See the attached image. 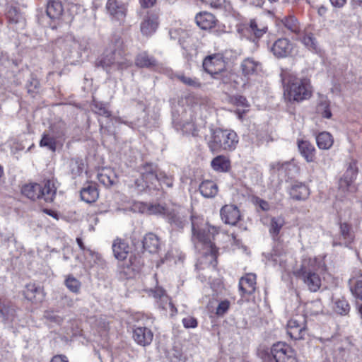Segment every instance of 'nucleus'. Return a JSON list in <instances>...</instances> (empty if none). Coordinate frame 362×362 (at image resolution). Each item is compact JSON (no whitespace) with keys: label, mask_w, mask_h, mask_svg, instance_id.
<instances>
[{"label":"nucleus","mask_w":362,"mask_h":362,"mask_svg":"<svg viewBox=\"0 0 362 362\" xmlns=\"http://www.w3.org/2000/svg\"><path fill=\"white\" fill-rule=\"evenodd\" d=\"M46 13L51 19L59 18L63 13L62 3L54 0L49 1L47 5Z\"/></svg>","instance_id":"33"},{"label":"nucleus","mask_w":362,"mask_h":362,"mask_svg":"<svg viewBox=\"0 0 362 362\" xmlns=\"http://www.w3.org/2000/svg\"><path fill=\"white\" fill-rule=\"evenodd\" d=\"M81 198L87 203H93L98 198V192L95 186L88 185L81 190Z\"/></svg>","instance_id":"34"},{"label":"nucleus","mask_w":362,"mask_h":362,"mask_svg":"<svg viewBox=\"0 0 362 362\" xmlns=\"http://www.w3.org/2000/svg\"><path fill=\"white\" fill-rule=\"evenodd\" d=\"M165 304H161V309L167 310L168 309H170L171 312V315H174L177 313V309L175 307V305L172 303L170 298H168L167 300L165 301Z\"/></svg>","instance_id":"61"},{"label":"nucleus","mask_w":362,"mask_h":362,"mask_svg":"<svg viewBox=\"0 0 362 362\" xmlns=\"http://www.w3.org/2000/svg\"><path fill=\"white\" fill-rule=\"evenodd\" d=\"M158 26V15L153 13H148L141 23L140 29L143 35L150 36L156 32Z\"/></svg>","instance_id":"16"},{"label":"nucleus","mask_w":362,"mask_h":362,"mask_svg":"<svg viewBox=\"0 0 362 362\" xmlns=\"http://www.w3.org/2000/svg\"><path fill=\"white\" fill-rule=\"evenodd\" d=\"M358 276V274H356L352 279L349 280L350 289L352 294L358 299L362 300V279L357 280L354 283V286H352V283L354 279Z\"/></svg>","instance_id":"47"},{"label":"nucleus","mask_w":362,"mask_h":362,"mask_svg":"<svg viewBox=\"0 0 362 362\" xmlns=\"http://www.w3.org/2000/svg\"><path fill=\"white\" fill-rule=\"evenodd\" d=\"M287 333L293 339L299 340L303 339L306 333L305 317L296 315L289 320L287 323Z\"/></svg>","instance_id":"10"},{"label":"nucleus","mask_w":362,"mask_h":362,"mask_svg":"<svg viewBox=\"0 0 362 362\" xmlns=\"http://www.w3.org/2000/svg\"><path fill=\"white\" fill-rule=\"evenodd\" d=\"M64 284L67 288L74 293H78L81 290V282L74 277L72 275H69L64 281Z\"/></svg>","instance_id":"44"},{"label":"nucleus","mask_w":362,"mask_h":362,"mask_svg":"<svg viewBox=\"0 0 362 362\" xmlns=\"http://www.w3.org/2000/svg\"><path fill=\"white\" fill-rule=\"evenodd\" d=\"M135 64L140 68L154 69L158 66L159 64L153 56L150 55L146 52H143L136 55Z\"/></svg>","instance_id":"23"},{"label":"nucleus","mask_w":362,"mask_h":362,"mask_svg":"<svg viewBox=\"0 0 362 362\" xmlns=\"http://www.w3.org/2000/svg\"><path fill=\"white\" fill-rule=\"evenodd\" d=\"M285 224L284 218L281 216L272 217L270 221L269 231L274 239L279 235L281 229Z\"/></svg>","instance_id":"35"},{"label":"nucleus","mask_w":362,"mask_h":362,"mask_svg":"<svg viewBox=\"0 0 362 362\" xmlns=\"http://www.w3.org/2000/svg\"><path fill=\"white\" fill-rule=\"evenodd\" d=\"M197 218L192 217V240L196 247L203 246L211 252V256L216 259V247L213 242L215 235L218 233L216 227L207 223L199 224Z\"/></svg>","instance_id":"2"},{"label":"nucleus","mask_w":362,"mask_h":362,"mask_svg":"<svg viewBox=\"0 0 362 362\" xmlns=\"http://www.w3.org/2000/svg\"><path fill=\"white\" fill-rule=\"evenodd\" d=\"M62 303L63 304L64 306H66V307H69V308H72L75 305V300H74L73 298L67 296H64L63 297H62Z\"/></svg>","instance_id":"63"},{"label":"nucleus","mask_w":362,"mask_h":362,"mask_svg":"<svg viewBox=\"0 0 362 362\" xmlns=\"http://www.w3.org/2000/svg\"><path fill=\"white\" fill-rule=\"evenodd\" d=\"M334 311L341 315H346L349 313L350 306L348 302L344 299H339L335 302Z\"/></svg>","instance_id":"50"},{"label":"nucleus","mask_w":362,"mask_h":362,"mask_svg":"<svg viewBox=\"0 0 362 362\" xmlns=\"http://www.w3.org/2000/svg\"><path fill=\"white\" fill-rule=\"evenodd\" d=\"M142 243L144 249L149 253H156L160 249V240L158 237L153 233L146 234Z\"/></svg>","instance_id":"27"},{"label":"nucleus","mask_w":362,"mask_h":362,"mask_svg":"<svg viewBox=\"0 0 362 362\" xmlns=\"http://www.w3.org/2000/svg\"><path fill=\"white\" fill-rule=\"evenodd\" d=\"M211 165L215 171L225 173L229 170L230 161L225 156H218L211 160Z\"/></svg>","instance_id":"30"},{"label":"nucleus","mask_w":362,"mask_h":362,"mask_svg":"<svg viewBox=\"0 0 362 362\" xmlns=\"http://www.w3.org/2000/svg\"><path fill=\"white\" fill-rule=\"evenodd\" d=\"M339 235L340 242L339 245H344L346 247H349L355 238L351 226L347 223L339 224Z\"/></svg>","instance_id":"26"},{"label":"nucleus","mask_w":362,"mask_h":362,"mask_svg":"<svg viewBox=\"0 0 362 362\" xmlns=\"http://www.w3.org/2000/svg\"><path fill=\"white\" fill-rule=\"evenodd\" d=\"M23 294L27 300L35 303L42 301L45 296L42 288L33 283L26 285Z\"/></svg>","instance_id":"19"},{"label":"nucleus","mask_w":362,"mask_h":362,"mask_svg":"<svg viewBox=\"0 0 362 362\" xmlns=\"http://www.w3.org/2000/svg\"><path fill=\"white\" fill-rule=\"evenodd\" d=\"M281 79L284 86V95L290 102H301L312 95V86L307 78H298L290 70H282Z\"/></svg>","instance_id":"1"},{"label":"nucleus","mask_w":362,"mask_h":362,"mask_svg":"<svg viewBox=\"0 0 362 362\" xmlns=\"http://www.w3.org/2000/svg\"><path fill=\"white\" fill-rule=\"evenodd\" d=\"M178 129V127H177ZM179 129L185 135H196L197 128L192 121H185L179 124Z\"/></svg>","instance_id":"49"},{"label":"nucleus","mask_w":362,"mask_h":362,"mask_svg":"<svg viewBox=\"0 0 362 362\" xmlns=\"http://www.w3.org/2000/svg\"><path fill=\"white\" fill-rule=\"evenodd\" d=\"M246 30L253 36V41L260 39L268 30V26L261 20L253 18L250 21L247 25H245Z\"/></svg>","instance_id":"18"},{"label":"nucleus","mask_w":362,"mask_h":362,"mask_svg":"<svg viewBox=\"0 0 362 362\" xmlns=\"http://www.w3.org/2000/svg\"><path fill=\"white\" fill-rule=\"evenodd\" d=\"M182 324L185 328H195L197 321L194 317L189 316L182 319Z\"/></svg>","instance_id":"59"},{"label":"nucleus","mask_w":362,"mask_h":362,"mask_svg":"<svg viewBox=\"0 0 362 362\" xmlns=\"http://www.w3.org/2000/svg\"><path fill=\"white\" fill-rule=\"evenodd\" d=\"M175 78H177L183 84L193 88H200L202 86V83L196 77L187 76L184 74H175Z\"/></svg>","instance_id":"39"},{"label":"nucleus","mask_w":362,"mask_h":362,"mask_svg":"<svg viewBox=\"0 0 362 362\" xmlns=\"http://www.w3.org/2000/svg\"><path fill=\"white\" fill-rule=\"evenodd\" d=\"M271 354L276 362H298L295 351L285 343L274 344Z\"/></svg>","instance_id":"9"},{"label":"nucleus","mask_w":362,"mask_h":362,"mask_svg":"<svg viewBox=\"0 0 362 362\" xmlns=\"http://www.w3.org/2000/svg\"><path fill=\"white\" fill-rule=\"evenodd\" d=\"M197 25L202 30H208L214 28L216 23L215 16L211 13L200 12L195 17Z\"/></svg>","instance_id":"25"},{"label":"nucleus","mask_w":362,"mask_h":362,"mask_svg":"<svg viewBox=\"0 0 362 362\" xmlns=\"http://www.w3.org/2000/svg\"><path fill=\"white\" fill-rule=\"evenodd\" d=\"M169 206H163L160 204H151L147 209L149 214L163 215L165 217Z\"/></svg>","instance_id":"51"},{"label":"nucleus","mask_w":362,"mask_h":362,"mask_svg":"<svg viewBox=\"0 0 362 362\" xmlns=\"http://www.w3.org/2000/svg\"><path fill=\"white\" fill-rule=\"evenodd\" d=\"M156 2V0H140L141 7L147 8L152 7Z\"/></svg>","instance_id":"64"},{"label":"nucleus","mask_w":362,"mask_h":362,"mask_svg":"<svg viewBox=\"0 0 362 362\" xmlns=\"http://www.w3.org/2000/svg\"><path fill=\"white\" fill-rule=\"evenodd\" d=\"M57 188L52 180H45L42 184L30 183L25 185L21 189L22 194L31 200L43 199L52 202L56 195Z\"/></svg>","instance_id":"4"},{"label":"nucleus","mask_w":362,"mask_h":362,"mask_svg":"<svg viewBox=\"0 0 362 362\" xmlns=\"http://www.w3.org/2000/svg\"><path fill=\"white\" fill-rule=\"evenodd\" d=\"M141 178L135 181V186L139 191L146 189H156L158 188L157 182L159 173L156 171V166L152 163H146L141 169Z\"/></svg>","instance_id":"7"},{"label":"nucleus","mask_w":362,"mask_h":362,"mask_svg":"<svg viewBox=\"0 0 362 362\" xmlns=\"http://www.w3.org/2000/svg\"><path fill=\"white\" fill-rule=\"evenodd\" d=\"M301 42L310 51L317 52V42L313 33H305L300 39Z\"/></svg>","instance_id":"40"},{"label":"nucleus","mask_w":362,"mask_h":362,"mask_svg":"<svg viewBox=\"0 0 362 362\" xmlns=\"http://www.w3.org/2000/svg\"><path fill=\"white\" fill-rule=\"evenodd\" d=\"M78 46L76 47V52L78 57H81L83 52L88 49V42L86 40H77Z\"/></svg>","instance_id":"56"},{"label":"nucleus","mask_w":362,"mask_h":362,"mask_svg":"<svg viewBox=\"0 0 362 362\" xmlns=\"http://www.w3.org/2000/svg\"><path fill=\"white\" fill-rule=\"evenodd\" d=\"M16 310V306L12 302L0 298V318L4 322H13L17 316Z\"/></svg>","instance_id":"17"},{"label":"nucleus","mask_w":362,"mask_h":362,"mask_svg":"<svg viewBox=\"0 0 362 362\" xmlns=\"http://www.w3.org/2000/svg\"><path fill=\"white\" fill-rule=\"evenodd\" d=\"M260 65V63L253 58H246L242 62L240 65L242 73L244 76L252 75L257 71Z\"/></svg>","instance_id":"31"},{"label":"nucleus","mask_w":362,"mask_h":362,"mask_svg":"<svg viewBox=\"0 0 362 362\" xmlns=\"http://www.w3.org/2000/svg\"><path fill=\"white\" fill-rule=\"evenodd\" d=\"M158 182L165 185L168 187H172L173 186V177L168 175L164 172H160Z\"/></svg>","instance_id":"55"},{"label":"nucleus","mask_w":362,"mask_h":362,"mask_svg":"<svg viewBox=\"0 0 362 362\" xmlns=\"http://www.w3.org/2000/svg\"><path fill=\"white\" fill-rule=\"evenodd\" d=\"M69 165L70 173L74 178L79 176L83 171L84 163L82 158H73L70 159Z\"/></svg>","instance_id":"36"},{"label":"nucleus","mask_w":362,"mask_h":362,"mask_svg":"<svg viewBox=\"0 0 362 362\" xmlns=\"http://www.w3.org/2000/svg\"><path fill=\"white\" fill-rule=\"evenodd\" d=\"M47 131L56 139L62 138L65 134L64 129L61 124H52Z\"/></svg>","instance_id":"53"},{"label":"nucleus","mask_w":362,"mask_h":362,"mask_svg":"<svg viewBox=\"0 0 362 362\" xmlns=\"http://www.w3.org/2000/svg\"><path fill=\"white\" fill-rule=\"evenodd\" d=\"M293 46L290 40L285 37L279 38L270 48L271 52L277 58L288 57L292 52Z\"/></svg>","instance_id":"13"},{"label":"nucleus","mask_w":362,"mask_h":362,"mask_svg":"<svg viewBox=\"0 0 362 362\" xmlns=\"http://www.w3.org/2000/svg\"><path fill=\"white\" fill-rule=\"evenodd\" d=\"M221 220L226 223L235 226L240 221L241 215L238 208L233 204H226L220 211Z\"/></svg>","instance_id":"12"},{"label":"nucleus","mask_w":362,"mask_h":362,"mask_svg":"<svg viewBox=\"0 0 362 362\" xmlns=\"http://www.w3.org/2000/svg\"><path fill=\"white\" fill-rule=\"evenodd\" d=\"M357 173L358 168L356 163L355 161H352L349 163V167L343 176V180L347 185H349L356 179Z\"/></svg>","instance_id":"41"},{"label":"nucleus","mask_w":362,"mask_h":362,"mask_svg":"<svg viewBox=\"0 0 362 362\" xmlns=\"http://www.w3.org/2000/svg\"><path fill=\"white\" fill-rule=\"evenodd\" d=\"M6 16L10 23L16 25L23 23V18L16 7H10L7 11Z\"/></svg>","instance_id":"43"},{"label":"nucleus","mask_w":362,"mask_h":362,"mask_svg":"<svg viewBox=\"0 0 362 362\" xmlns=\"http://www.w3.org/2000/svg\"><path fill=\"white\" fill-rule=\"evenodd\" d=\"M45 317L48 320H49L50 322H53L54 323H57L58 325H60L61 323H62L64 319L63 317L57 315H55L53 312L52 311H47L45 313Z\"/></svg>","instance_id":"57"},{"label":"nucleus","mask_w":362,"mask_h":362,"mask_svg":"<svg viewBox=\"0 0 362 362\" xmlns=\"http://www.w3.org/2000/svg\"><path fill=\"white\" fill-rule=\"evenodd\" d=\"M291 165L289 161H274L269 164L271 171L286 173Z\"/></svg>","instance_id":"46"},{"label":"nucleus","mask_w":362,"mask_h":362,"mask_svg":"<svg viewBox=\"0 0 362 362\" xmlns=\"http://www.w3.org/2000/svg\"><path fill=\"white\" fill-rule=\"evenodd\" d=\"M320 267V262L316 258H309L303 260L298 272L299 277L312 292L317 291L321 286V279L317 274Z\"/></svg>","instance_id":"5"},{"label":"nucleus","mask_w":362,"mask_h":362,"mask_svg":"<svg viewBox=\"0 0 362 362\" xmlns=\"http://www.w3.org/2000/svg\"><path fill=\"white\" fill-rule=\"evenodd\" d=\"M230 101L232 104L242 107H248L249 103L243 95H235L230 97Z\"/></svg>","instance_id":"54"},{"label":"nucleus","mask_w":362,"mask_h":362,"mask_svg":"<svg viewBox=\"0 0 362 362\" xmlns=\"http://www.w3.org/2000/svg\"><path fill=\"white\" fill-rule=\"evenodd\" d=\"M199 190L203 197L213 198L217 194L218 188L214 181L206 180L201 182Z\"/></svg>","instance_id":"29"},{"label":"nucleus","mask_w":362,"mask_h":362,"mask_svg":"<svg viewBox=\"0 0 362 362\" xmlns=\"http://www.w3.org/2000/svg\"><path fill=\"white\" fill-rule=\"evenodd\" d=\"M105 9L107 13L114 19L123 20L127 14V6L122 1L117 0H107Z\"/></svg>","instance_id":"14"},{"label":"nucleus","mask_w":362,"mask_h":362,"mask_svg":"<svg viewBox=\"0 0 362 362\" xmlns=\"http://www.w3.org/2000/svg\"><path fill=\"white\" fill-rule=\"evenodd\" d=\"M289 194L293 199L298 201L305 200L308 197L310 190L305 184L297 182L292 185Z\"/></svg>","instance_id":"28"},{"label":"nucleus","mask_w":362,"mask_h":362,"mask_svg":"<svg viewBox=\"0 0 362 362\" xmlns=\"http://www.w3.org/2000/svg\"><path fill=\"white\" fill-rule=\"evenodd\" d=\"M165 218L173 229L182 230L188 224L187 211L180 205L169 206Z\"/></svg>","instance_id":"8"},{"label":"nucleus","mask_w":362,"mask_h":362,"mask_svg":"<svg viewBox=\"0 0 362 362\" xmlns=\"http://www.w3.org/2000/svg\"><path fill=\"white\" fill-rule=\"evenodd\" d=\"M233 74L223 68L221 71H219L217 74H214L212 76V78L218 80L219 81V84H228L232 78Z\"/></svg>","instance_id":"45"},{"label":"nucleus","mask_w":362,"mask_h":362,"mask_svg":"<svg viewBox=\"0 0 362 362\" xmlns=\"http://www.w3.org/2000/svg\"><path fill=\"white\" fill-rule=\"evenodd\" d=\"M96 67H101L109 75L115 71H122L132 65V62L120 50L103 54L95 62Z\"/></svg>","instance_id":"3"},{"label":"nucleus","mask_w":362,"mask_h":362,"mask_svg":"<svg viewBox=\"0 0 362 362\" xmlns=\"http://www.w3.org/2000/svg\"><path fill=\"white\" fill-rule=\"evenodd\" d=\"M226 0H211L210 6L215 9H221L226 7Z\"/></svg>","instance_id":"62"},{"label":"nucleus","mask_w":362,"mask_h":362,"mask_svg":"<svg viewBox=\"0 0 362 362\" xmlns=\"http://www.w3.org/2000/svg\"><path fill=\"white\" fill-rule=\"evenodd\" d=\"M282 23L291 33L298 34L300 32V28L297 19L294 16L286 17L282 20Z\"/></svg>","instance_id":"42"},{"label":"nucleus","mask_w":362,"mask_h":362,"mask_svg":"<svg viewBox=\"0 0 362 362\" xmlns=\"http://www.w3.org/2000/svg\"><path fill=\"white\" fill-rule=\"evenodd\" d=\"M150 293L156 300V301H165L169 298L166 293V291L160 286H156L155 288L151 289Z\"/></svg>","instance_id":"52"},{"label":"nucleus","mask_w":362,"mask_h":362,"mask_svg":"<svg viewBox=\"0 0 362 362\" xmlns=\"http://www.w3.org/2000/svg\"><path fill=\"white\" fill-rule=\"evenodd\" d=\"M230 306V303L228 300L221 301L217 308H216V314L218 315H223L228 310Z\"/></svg>","instance_id":"58"},{"label":"nucleus","mask_w":362,"mask_h":362,"mask_svg":"<svg viewBox=\"0 0 362 362\" xmlns=\"http://www.w3.org/2000/svg\"><path fill=\"white\" fill-rule=\"evenodd\" d=\"M112 252L115 257L118 260H124L127 257L129 252V246L123 239L117 238L112 245Z\"/></svg>","instance_id":"22"},{"label":"nucleus","mask_w":362,"mask_h":362,"mask_svg":"<svg viewBox=\"0 0 362 362\" xmlns=\"http://www.w3.org/2000/svg\"><path fill=\"white\" fill-rule=\"evenodd\" d=\"M256 275L255 274H247L242 277L239 281V289L243 294L252 295L256 289Z\"/></svg>","instance_id":"24"},{"label":"nucleus","mask_w":362,"mask_h":362,"mask_svg":"<svg viewBox=\"0 0 362 362\" xmlns=\"http://www.w3.org/2000/svg\"><path fill=\"white\" fill-rule=\"evenodd\" d=\"M57 139L48 133L47 131H45L42 135V139L40 141V146L54 152L57 149Z\"/></svg>","instance_id":"37"},{"label":"nucleus","mask_w":362,"mask_h":362,"mask_svg":"<svg viewBox=\"0 0 362 362\" xmlns=\"http://www.w3.org/2000/svg\"><path fill=\"white\" fill-rule=\"evenodd\" d=\"M98 180L100 183L105 186H111L113 184V181L105 174L100 173L98 175Z\"/></svg>","instance_id":"60"},{"label":"nucleus","mask_w":362,"mask_h":362,"mask_svg":"<svg viewBox=\"0 0 362 362\" xmlns=\"http://www.w3.org/2000/svg\"><path fill=\"white\" fill-rule=\"evenodd\" d=\"M132 337L137 344L146 346L152 342L153 333L146 327L139 326L134 328Z\"/></svg>","instance_id":"15"},{"label":"nucleus","mask_w":362,"mask_h":362,"mask_svg":"<svg viewBox=\"0 0 362 362\" xmlns=\"http://www.w3.org/2000/svg\"><path fill=\"white\" fill-rule=\"evenodd\" d=\"M297 145L300 155L308 163L315 161L316 150L315 146L309 141L298 139L297 141Z\"/></svg>","instance_id":"20"},{"label":"nucleus","mask_w":362,"mask_h":362,"mask_svg":"<svg viewBox=\"0 0 362 362\" xmlns=\"http://www.w3.org/2000/svg\"><path fill=\"white\" fill-rule=\"evenodd\" d=\"M92 111L100 116H103L107 118L111 117V112L107 109L106 104L98 101L95 99L93 100L90 105Z\"/></svg>","instance_id":"38"},{"label":"nucleus","mask_w":362,"mask_h":362,"mask_svg":"<svg viewBox=\"0 0 362 362\" xmlns=\"http://www.w3.org/2000/svg\"><path fill=\"white\" fill-rule=\"evenodd\" d=\"M166 358L169 362H182V352L177 347H173L167 351Z\"/></svg>","instance_id":"48"},{"label":"nucleus","mask_w":362,"mask_h":362,"mask_svg":"<svg viewBox=\"0 0 362 362\" xmlns=\"http://www.w3.org/2000/svg\"><path fill=\"white\" fill-rule=\"evenodd\" d=\"M57 44L67 57H72L76 52L77 40L72 35H66L58 39Z\"/></svg>","instance_id":"21"},{"label":"nucleus","mask_w":362,"mask_h":362,"mask_svg":"<svg viewBox=\"0 0 362 362\" xmlns=\"http://www.w3.org/2000/svg\"><path fill=\"white\" fill-rule=\"evenodd\" d=\"M316 143L320 149L327 150L329 149L334 142L332 134L327 132H322L319 133L315 136Z\"/></svg>","instance_id":"32"},{"label":"nucleus","mask_w":362,"mask_h":362,"mask_svg":"<svg viewBox=\"0 0 362 362\" xmlns=\"http://www.w3.org/2000/svg\"><path fill=\"white\" fill-rule=\"evenodd\" d=\"M238 141V136L235 132L217 129L213 132L208 145L213 152L222 150L232 151L235 149Z\"/></svg>","instance_id":"6"},{"label":"nucleus","mask_w":362,"mask_h":362,"mask_svg":"<svg viewBox=\"0 0 362 362\" xmlns=\"http://www.w3.org/2000/svg\"><path fill=\"white\" fill-rule=\"evenodd\" d=\"M202 66L204 71L211 76L225 67L223 57L219 54H212L206 57L203 61Z\"/></svg>","instance_id":"11"}]
</instances>
